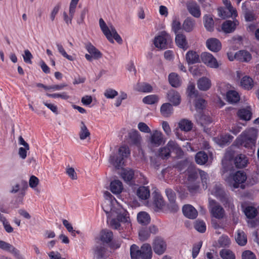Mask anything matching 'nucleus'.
Wrapping results in <instances>:
<instances>
[{
    "instance_id": "obj_1",
    "label": "nucleus",
    "mask_w": 259,
    "mask_h": 259,
    "mask_svg": "<svg viewBox=\"0 0 259 259\" xmlns=\"http://www.w3.org/2000/svg\"><path fill=\"white\" fill-rule=\"evenodd\" d=\"M257 137V130L249 128L244 132L237 138V141L246 148H252L255 146Z\"/></svg>"
},
{
    "instance_id": "obj_2",
    "label": "nucleus",
    "mask_w": 259,
    "mask_h": 259,
    "mask_svg": "<svg viewBox=\"0 0 259 259\" xmlns=\"http://www.w3.org/2000/svg\"><path fill=\"white\" fill-rule=\"evenodd\" d=\"M246 179V174L243 171L239 170L226 178V182L232 190L239 187L243 189L245 188L244 183Z\"/></svg>"
},
{
    "instance_id": "obj_3",
    "label": "nucleus",
    "mask_w": 259,
    "mask_h": 259,
    "mask_svg": "<svg viewBox=\"0 0 259 259\" xmlns=\"http://www.w3.org/2000/svg\"><path fill=\"white\" fill-rule=\"evenodd\" d=\"M130 154L129 148L125 146L120 147L116 154L111 155L109 158L110 163L116 168L119 169L123 165L124 160Z\"/></svg>"
},
{
    "instance_id": "obj_4",
    "label": "nucleus",
    "mask_w": 259,
    "mask_h": 259,
    "mask_svg": "<svg viewBox=\"0 0 259 259\" xmlns=\"http://www.w3.org/2000/svg\"><path fill=\"white\" fill-rule=\"evenodd\" d=\"M100 27L106 38L109 41L113 42V38L118 43L122 42V39L118 34L115 28L111 25H107L102 18L99 20Z\"/></svg>"
},
{
    "instance_id": "obj_5",
    "label": "nucleus",
    "mask_w": 259,
    "mask_h": 259,
    "mask_svg": "<svg viewBox=\"0 0 259 259\" xmlns=\"http://www.w3.org/2000/svg\"><path fill=\"white\" fill-rule=\"evenodd\" d=\"M116 219H112L110 222V226L114 229H120V223H130L128 212L123 208H120L114 214Z\"/></svg>"
},
{
    "instance_id": "obj_6",
    "label": "nucleus",
    "mask_w": 259,
    "mask_h": 259,
    "mask_svg": "<svg viewBox=\"0 0 259 259\" xmlns=\"http://www.w3.org/2000/svg\"><path fill=\"white\" fill-rule=\"evenodd\" d=\"M208 208L212 217L218 219H222L225 215L223 207L215 200L209 199Z\"/></svg>"
},
{
    "instance_id": "obj_7",
    "label": "nucleus",
    "mask_w": 259,
    "mask_h": 259,
    "mask_svg": "<svg viewBox=\"0 0 259 259\" xmlns=\"http://www.w3.org/2000/svg\"><path fill=\"white\" fill-rule=\"evenodd\" d=\"M150 135L147 138L148 143L154 147H158L164 142L162 133L158 130L151 131Z\"/></svg>"
},
{
    "instance_id": "obj_8",
    "label": "nucleus",
    "mask_w": 259,
    "mask_h": 259,
    "mask_svg": "<svg viewBox=\"0 0 259 259\" xmlns=\"http://www.w3.org/2000/svg\"><path fill=\"white\" fill-rule=\"evenodd\" d=\"M171 40L170 36L163 31L160 35L155 37L154 44L156 47L161 49H165Z\"/></svg>"
},
{
    "instance_id": "obj_9",
    "label": "nucleus",
    "mask_w": 259,
    "mask_h": 259,
    "mask_svg": "<svg viewBox=\"0 0 259 259\" xmlns=\"http://www.w3.org/2000/svg\"><path fill=\"white\" fill-rule=\"evenodd\" d=\"M201 59L203 63L210 68H218L220 65L217 59L211 54L207 52L202 53L201 55Z\"/></svg>"
},
{
    "instance_id": "obj_10",
    "label": "nucleus",
    "mask_w": 259,
    "mask_h": 259,
    "mask_svg": "<svg viewBox=\"0 0 259 259\" xmlns=\"http://www.w3.org/2000/svg\"><path fill=\"white\" fill-rule=\"evenodd\" d=\"M152 245L154 252L158 255H161L166 251L167 245L162 238H156Z\"/></svg>"
},
{
    "instance_id": "obj_11",
    "label": "nucleus",
    "mask_w": 259,
    "mask_h": 259,
    "mask_svg": "<svg viewBox=\"0 0 259 259\" xmlns=\"http://www.w3.org/2000/svg\"><path fill=\"white\" fill-rule=\"evenodd\" d=\"M128 140L130 144L140 147L142 142V137L139 132L132 130L128 133Z\"/></svg>"
},
{
    "instance_id": "obj_12",
    "label": "nucleus",
    "mask_w": 259,
    "mask_h": 259,
    "mask_svg": "<svg viewBox=\"0 0 259 259\" xmlns=\"http://www.w3.org/2000/svg\"><path fill=\"white\" fill-rule=\"evenodd\" d=\"M0 248L12 253L17 259H23L19 250L9 243L0 240Z\"/></svg>"
},
{
    "instance_id": "obj_13",
    "label": "nucleus",
    "mask_w": 259,
    "mask_h": 259,
    "mask_svg": "<svg viewBox=\"0 0 259 259\" xmlns=\"http://www.w3.org/2000/svg\"><path fill=\"white\" fill-rule=\"evenodd\" d=\"M116 203V201L114 200H105L103 203L102 207L104 211L107 214L110 213L111 215L114 216L118 210L120 208H115L113 205Z\"/></svg>"
},
{
    "instance_id": "obj_14",
    "label": "nucleus",
    "mask_w": 259,
    "mask_h": 259,
    "mask_svg": "<svg viewBox=\"0 0 259 259\" xmlns=\"http://www.w3.org/2000/svg\"><path fill=\"white\" fill-rule=\"evenodd\" d=\"M94 259H105L107 257V248L104 244L95 246L94 250Z\"/></svg>"
},
{
    "instance_id": "obj_15",
    "label": "nucleus",
    "mask_w": 259,
    "mask_h": 259,
    "mask_svg": "<svg viewBox=\"0 0 259 259\" xmlns=\"http://www.w3.org/2000/svg\"><path fill=\"white\" fill-rule=\"evenodd\" d=\"M218 15L222 19H225L228 17H236L237 16V12L235 8H233L232 10L231 9L226 8L223 9L222 8H218Z\"/></svg>"
},
{
    "instance_id": "obj_16",
    "label": "nucleus",
    "mask_w": 259,
    "mask_h": 259,
    "mask_svg": "<svg viewBox=\"0 0 259 259\" xmlns=\"http://www.w3.org/2000/svg\"><path fill=\"white\" fill-rule=\"evenodd\" d=\"M206 45L208 49L214 52L219 51L221 49V43L215 38H210L207 40Z\"/></svg>"
},
{
    "instance_id": "obj_17",
    "label": "nucleus",
    "mask_w": 259,
    "mask_h": 259,
    "mask_svg": "<svg viewBox=\"0 0 259 259\" xmlns=\"http://www.w3.org/2000/svg\"><path fill=\"white\" fill-rule=\"evenodd\" d=\"M183 212L185 217L190 219H195L198 214L197 210L190 204H186L183 206Z\"/></svg>"
},
{
    "instance_id": "obj_18",
    "label": "nucleus",
    "mask_w": 259,
    "mask_h": 259,
    "mask_svg": "<svg viewBox=\"0 0 259 259\" xmlns=\"http://www.w3.org/2000/svg\"><path fill=\"white\" fill-rule=\"evenodd\" d=\"M21 188H20V185L19 184H16L13 186L10 191V192L12 194H15L20 190V194L21 195L22 197H23L25 195V191L28 188L27 182L25 181L22 180L21 182Z\"/></svg>"
},
{
    "instance_id": "obj_19",
    "label": "nucleus",
    "mask_w": 259,
    "mask_h": 259,
    "mask_svg": "<svg viewBox=\"0 0 259 259\" xmlns=\"http://www.w3.org/2000/svg\"><path fill=\"white\" fill-rule=\"evenodd\" d=\"M238 24L237 21L227 20L223 23L222 29L225 33H231L235 30L236 26Z\"/></svg>"
},
{
    "instance_id": "obj_20",
    "label": "nucleus",
    "mask_w": 259,
    "mask_h": 259,
    "mask_svg": "<svg viewBox=\"0 0 259 259\" xmlns=\"http://www.w3.org/2000/svg\"><path fill=\"white\" fill-rule=\"evenodd\" d=\"M248 161L247 157L242 154H238L234 158L235 166L239 168L246 166Z\"/></svg>"
},
{
    "instance_id": "obj_21",
    "label": "nucleus",
    "mask_w": 259,
    "mask_h": 259,
    "mask_svg": "<svg viewBox=\"0 0 259 259\" xmlns=\"http://www.w3.org/2000/svg\"><path fill=\"white\" fill-rule=\"evenodd\" d=\"M166 146L168 148L170 153L174 152L176 156H178L182 155L183 151L176 141L170 140L168 142Z\"/></svg>"
},
{
    "instance_id": "obj_22",
    "label": "nucleus",
    "mask_w": 259,
    "mask_h": 259,
    "mask_svg": "<svg viewBox=\"0 0 259 259\" xmlns=\"http://www.w3.org/2000/svg\"><path fill=\"white\" fill-rule=\"evenodd\" d=\"M141 252L142 259H151L152 251L149 244H144L141 247Z\"/></svg>"
},
{
    "instance_id": "obj_23",
    "label": "nucleus",
    "mask_w": 259,
    "mask_h": 259,
    "mask_svg": "<svg viewBox=\"0 0 259 259\" xmlns=\"http://www.w3.org/2000/svg\"><path fill=\"white\" fill-rule=\"evenodd\" d=\"M100 238L103 242L109 243L113 238V234L111 231L104 229L100 232Z\"/></svg>"
},
{
    "instance_id": "obj_24",
    "label": "nucleus",
    "mask_w": 259,
    "mask_h": 259,
    "mask_svg": "<svg viewBox=\"0 0 259 259\" xmlns=\"http://www.w3.org/2000/svg\"><path fill=\"white\" fill-rule=\"evenodd\" d=\"M187 9L189 12L196 18L200 17L201 15L199 6L195 2H191L188 4Z\"/></svg>"
},
{
    "instance_id": "obj_25",
    "label": "nucleus",
    "mask_w": 259,
    "mask_h": 259,
    "mask_svg": "<svg viewBox=\"0 0 259 259\" xmlns=\"http://www.w3.org/2000/svg\"><path fill=\"white\" fill-rule=\"evenodd\" d=\"M234 57L239 61L248 62L251 59V55L248 52L241 50L236 53Z\"/></svg>"
},
{
    "instance_id": "obj_26",
    "label": "nucleus",
    "mask_w": 259,
    "mask_h": 259,
    "mask_svg": "<svg viewBox=\"0 0 259 259\" xmlns=\"http://www.w3.org/2000/svg\"><path fill=\"white\" fill-rule=\"evenodd\" d=\"M167 98L174 105L177 106L180 103L181 97L180 94L174 90H170L167 93Z\"/></svg>"
},
{
    "instance_id": "obj_27",
    "label": "nucleus",
    "mask_w": 259,
    "mask_h": 259,
    "mask_svg": "<svg viewBox=\"0 0 259 259\" xmlns=\"http://www.w3.org/2000/svg\"><path fill=\"white\" fill-rule=\"evenodd\" d=\"M220 201L225 208L230 209L232 212H234L235 206L233 204V199L229 195L227 194L223 197L221 198Z\"/></svg>"
},
{
    "instance_id": "obj_28",
    "label": "nucleus",
    "mask_w": 259,
    "mask_h": 259,
    "mask_svg": "<svg viewBox=\"0 0 259 259\" xmlns=\"http://www.w3.org/2000/svg\"><path fill=\"white\" fill-rule=\"evenodd\" d=\"M175 41L177 46L185 50L188 48L186 36L181 33L176 34Z\"/></svg>"
},
{
    "instance_id": "obj_29",
    "label": "nucleus",
    "mask_w": 259,
    "mask_h": 259,
    "mask_svg": "<svg viewBox=\"0 0 259 259\" xmlns=\"http://www.w3.org/2000/svg\"><path fill=\"white\" fill-rule=\"evenodd\" d=\"M78 135L80 139L81 140H85L87 138L90 137L91 135L87 126L82 121L80 122Z\"/></svg>"
},
{
    "instance_id": "obj_30",
    "label": "nucleus",
    "mask_w": 259,
    "mask_h": 259,
    "mask_svg": "<svg viewBox=\"0 0 259 259\" xmlns=\"http://www.w3.org/2000/svg\"><path fill=\"white\" fill-rule=\"evenodd\" d=\"M123 189L122 183L118 180L112 181L110 183V190L116 194H120Z\"/></svg>"
},
{
    "instance_id": "obj_31",
    "label": "nucleus",
    "mask_w": 259,
    "mask_h": 259,
    "mask_svg": "<svg viewBox=\"0 0 259 259\" xmlns=\"http://www.w3.org/2000/svg\"><path fill=\"white\" fill-rule=\"evenodd\" d=\"M186 59L189 64H193L199 62V56L196 52L193 51H189L186 55Z\"/></svg>"
},
{
    "instance_id": "obj_32",
    "label": "nucleus",
    "mask_w": 259,
    "mask_h": 259,
    "mask_svg": "<svg viewBox=\"0 0 259 259\" xmlns=\"http://www.w3.org/2000/svg\"><path fill=\"white\" fill-rule=\"evenodd\" d=\"M211 81L207 77L200 78L197 82L198 88L202 91H207L211 87Z\"/></svg>"
},
{
    "instance_id": "obj_33",
    "label": "nucleus",
    "mask_w": 259,
    "mask_h": 259,
    "mask_svg": "<svg viewBox=\"0 0 259 259\" xmlns=\"http://www.w3.org/2000/svg\"><path fill=\"white\" fill-rule=\"evenodd\" d=\"M85 48L90 54L93 56L94 59L97 60L102 57V53L91 43L87 44Z\"/></svg>"
},
{
    "instance_id": "obj_34",
    "label": "nucleus",
    "mask_w": 259,
    "mask_h": 259,
    "mask_svg": "<svg viewBox=\"0 0 259 259\" xmlns=\"http://www.w3.org/2000/svg\"><path fill=\"white\" fill-rule=\"evenodd\" d=\"M121 176L125 182L131 184L134 177V171L131 169H123Z\"/></svg>"
},
{
    "instance_id": "obj_35",
    "label": "nucleus",
    "mask_w": 259,
    "mask_h": 259,
    "mask_svg": "<svg viewBox=\"0 0 259 259\" xmlns=\"http://www.w3.org/2000/svg\"><path fill=\"white\" fill-rule=\"evenodd\" d=\"M137 194L140 199L146 200L150 197V190L147 187H140L137 191Z\"/></svg>"
},
{
    "instance_id": "obj_36",
    "label": "nucleus",
    "mask_w": 259,
    "mask_h": 259,
    "mask_svg": "<svg viewBox=\"0 0 259 259\" xmlns=\"http://www.w3.org/2000/svg\"><path fill=\"white\" fill-rule=\"evenodd\" d=\"M168 80L171 85L178 88L181 85V81L179 76L176 73H171L168 76Z\"/></svg>"
},
{
    "instance_id": "obj_37",
    "label": "nucleus",
    "mask_w": 259,
    "mask_h": 259,
    "mask_svg": "<svg viewBox=\"0 0 259 259\" xmlns=\"http://www.w3.org/2000/svg\"><path fill=\"white\" fill-rule=\"evenodd\" d=\"M138 222L143 225H147L150 221V218L149 214L145 212H140L137 215Z\"/></svg>"
},
{
    "instance_id": "obj_38",
    "label": "nucleus",
    "mask_w": 259,
    "mask_h": 259,
    "mask_svg": "<svg viewBox=\"0 0 259 259\" xmlns=\"http://www.w3.org/2000/svg\"><path fill=\"white\" fill-rule=\"evenodd\" d=\"M240 83L243 88L247 90L251 89L254 85L252 79L248 76H244L242 78Z\"/></svg>"
},
{
    "instance_id": "obj_39",
    "label": "nucleus",
    "mask_w": 259,
    "mask_h": 259,
    "mask_svg": "<svg viewBox=\"0 0 259 259\" xmlns=\"http://www.w3.org/2000/svg\"><path fill=\"white\" fill-rule=\"evenodd\" d=\"M226 98L227 101L231 103H235L240 100L238 93L235 91H229L227 93Z\"/></svg>"
},
{
    "instance_id": "obj_40",
    "label": "nucleus",
    "mask_w": 259,
    "mask_h": 259,
    "mask_svg": "<svg viewBox=\"0 0 259 259\" xmlns=\"http://www.w3.org/2000/svg\"><path fill=\"white\" fill-rule=\"evenodd\" d=\"M173 108L170 103H166L162 105L160 108L161 114L165 117L169 116L172 113Z\"/></svg>"
},
{
    "instance_id": "obj_41",
    "label": "nucleus",
    "mask_w": 259,
    "mask_h": 259,
    "mask_svg": "<svg viewBox=\"0 0 259 259\" xmlns=\"http://www.w3.org/2000/svg\"><path fill=\"white\" fill-rule=\"evenodd\" d=\"M193 126V123L191 121L183 119L180 121L179 122V128L183 131L189 132L191 130Z\"/></svg>"
},
{
    "instance_id": "obj_42",
    "label": "nucleus",
    "mask_w": 259,
    "mask_h": 259,
    "mask_svg": "<svg viewBox=\"0 0 259 259\" xmlns=\"http://www.w3.org/2000/svg\"><path fill=\"white\" fill-rule=\"evenodd\" d=\"M237 115L241 119L249 120L251 118V112L250 108L241 109L237 112Z\"/></svg>"
},
{
    "instance_id": "obj_43",
    "label": "nucleus",
    "mask_w": 259,
    "mask_h": 259,
    "mask_svg": "<svg viewBox=\"0 0 259 259\" xmlns=\"http://www.w3.org/2000/svg\"><path fill=\"white\" fill-rule=\"evenodd\" d=\"M204 24L205 28L209 31H211L214 28V21L211 16L205 15L203 17Z\"/></svg>"
},
{
    "instance_id": "obj_44",
    "label": "nucleus",
    "mask_w": 259,
    "mask_h": 259,
    "mask_svg": "<svg viewBox=\"0 0 259 259\" xmlns=\"http://www.w3.org/2000/svg\"><path fill=\"white\" fill-rule=\"evenodd\" d=\"M244 213L248 218L253 219L256 215H259V207L257 210L255 207L253 206H247L244 210Z\"/></svg>"
},
{
    "instance_id": "obj_45",
    "label": "nucleus",
    "mask_w": 259,
    "mask_h": 259,
    "mask_svg": "<svg viewBox=\"0 0 259 259\" xmlns=\"http://www.w3.org/2000/svg\"><path fill=\"white\" fill-rule=\"evenodd\" d=\"M207 160L208 156L204 152L200 151L195 155V161L198 164H204L207 161Z\"/></svg>"
},
{
    "instance_id": "obj_46",
    "label": "nucleus",
    "mask_w": 259,
    "mask_h": 259,
    "mask_svg": "<svg viewBox=\"0 0 259 259\" xmlns=\"http://www.w3.org/2000/svg\"><path fill=\"white\" fill-rule=\"evenodd\" d=\"M195 26V20L191 18H187L183 24L184 29L187 32L191 31Z\"/></svg>"
},
{
    "instance_id": "obj_47",
    "label": "nucleus",
    "mask_w": 259,
    "mask_h": 259,
    "mask_svg": "<svg viewBox=\"0 0 259 259\" xmlns=\"http://www.w3.org/2000/svg\"><path fill=\"white\" fill-rule=\"evenodd\" d=\"M211 193L215 195L219 200L227 194L221 185H215Z\"/></svg>"
},
{
    "instance_id": "obj_48",
    "label": "nucleus",
    "mask_w": 259,
    "mask_h": 259,
    "mask_svg": "<svg viewBox=\"0 0 259 259\" xmlns=\"http://www.w3.org/2000/svg\"><path fill=\"white\" fill-rule=\"evenodd\" d=\"M130 254L132 259H139L140 257L141 258V249H139V247L135 244H133L131 246Z\"/></svg>"
},
{
    "instance_id": "obj_49",
    "label": "nucleus",
    "mask_w": 259,
    "mask_h": 259,
    "mask_svg": "<svg viewBox=\"0 0 259 259\" xmlns=\"http://www.w3.org/2000/svg\"><path fill=\"white\" fill-rule=\"evenodd\" d=\"M237 243L241 246H244L247 243V237L242 231H238L235 237Z\"/></svg>"
},
{
    "instance_id": "obj_50",
    "label": "nucleus",
    "mask_w": 259,
    "mask_h": 259,
    "mask_svg": "<svg viewBox=\"0 0 259 259\" xmlns=\"http://www.w3.org/2000/svg\"><path fill=\"white\" fill-rule=\"evenodd\" d=\"M232 138L233 137L230 135H225L224 136H221L220 137L215 138L214 140L218 145L223 146L229 143L231 141H232Z\"/></svg>"
},
{
    "instance_id": "obj_51",
    "label": "nucleus",
    "mask_w": 259,
    "mask_h": 259,
    "mask_svg": "<svg viewBox=\"0 0 259 259\" xmlns=\"http://www.w3.org/2000/svg\"><path fill=\"white\" fill-rule=\"evenodd\" d=\"M153 203L158 208L161 209L164 205V202L162 196L155 193L153 195Z\"/></svg>"
},
{
    "instance_id": "obj_52",
    "label": "nucleus",
    "mask_w": 259,
    "mask_h": 259,
    "mask_svg": "<svg viewBox=\"0 0 259 259\" xmlns=\"http://www.w3.org/2000/svg\"><path fill=\"white\" fill-rule=\"evenodd\" d=\"M220 255L223 259H235V254L227 249H222L220 251Z\"/></svg>"
},
{
    "instance_id": "obj_53",
    "label": "nucleus",
    "mask_w": 259,
    "mask_h": 259,
    "mask_svg": "<svg viewBox=\"0 0 259 259\" xmlns=\"http://www.w3.org/2000/svg\"><path fill=\"white\" fill-rule=\"evenodd\" d=\"M188 174V180L189 182H192L196 180L198 178L197 171L196 169L193 167H189L187 169Z\"/></svg>"
},
{
    "instance_id": "obj_54",
    "label": "nucleus",
    "mask_w": 259,
    "mask_h": 259,
    "mask_svg": "<svg viewBox=\"0 0 259 259\" xmlns=\"http://www.w3.org/2000/svg\"><path fill=\"white\" fill-rule=\"evenodd\" d=\"M187 94L188 97L193 98L197 96V92L195 90V84L190 82L187 87Z\"/></svg>"
},
{
    "instance_id": "obj_55",
    "label": "nucleus",
    "mask_w": 259,
    "mask_h": 259,
    "mask_svg": "<svg viewBox=\"0 0 259 259\" xmlns=\"http://www.w3.org/2000/svg\"><path fill=\"white\" fill-rule=\"evenodd\" d=\"M170 151L167 146L161 148L159 150L158 155L162 159H167L170 157Z\"/></svg>"
},
{
    "instance_id": "obj_56",
    "label": "nucleus",
    "mask_w": 259,
    "mask_h": 259,
    "mask_svg": "<svg viewBox=\"0 0 259 259\" xmlns=\"http://www.w3.org/2000/svg\"><path fill=\"white\" fill-rule=\"evenodd\" d=\"M158 100V97L155 95H151L144 97L143 102L147 104H153Z\"/></svg>"
},
{
    "instance_id": "obj_57",
    "label": "nucleus",
    "mask_w": 259,
    "mask_h": 259,
    "mask_svg": "<svg viewBox=\"0 0 259 259\" xmlns=\"http://www.w3.org/2000/svg\"><path fill=\"white\" fill-rule=\"evenodd\" d=\"M195 229L198 232L203 233L206 230L205 223L200 220H197L194 224Z\"/></svg>"
},
{
    "instance_id": "obj_58",
    "label": "nucleus",
    "mask_w": 259,
    "mask_h": 259,
    "mask_svg": "<svg viewBox=\"0 0 259 259\" xmlns=\"http://www.w3.org/2000/svg\"><path fill=\"white\" fill-rule=\"evenodd\" d=\"M150 234L148 228H143L139 232V239L141 241H145L150 237Z\"/></svg>"
},
{
    "instance_id": "obj_59",
    "label": "nucleus",
    "mask_w": 259,
    "mask_h": 259,
    "mask_svg": "<svg viewBox=\"0 0 259 259\" xmlns=\"http://www.w3.org/2000/svg\"><path fill=\"white\" fill-rule=\"evenodd\" d=\"M199 173L201 178L203 187L205 189L207 188V183L208 181V175L205 171L201 170H199Z\"/></svg>"
},
{
    "instance_id": "obj_60",
    "label": "nucleus",
    "mask_w": 259,
    "mask_h": 259,
    "mask_svg": "<svg viewBox=\"0 0 259 259\" xmlns=\"http://www.w3.org/2000/svg\"><path fill=\"white\" fill-rule=\"evenodd\" d=\"M47 96L51 97L53 98H60L63 100H68L70 98V96L66 93L63 92L61 94L60 93H55V94H47Z\"/></svg>"
},
{
    "instance_id": "obj_61",
    "label": "nucleus",
    "mask_w": 259,
    "mask_h": 259,
    "mask_svg": "<svg viewBox=\"0 0 259 259\" xmlns=\"http://www.w3.org/2000/svg\"><path fill=\"white\" fill-rule=\"evenodd\" d=\"M219 243L221 247H227L231 243L229 238L227 236H222L219 240Z\"/></svg>"
},
{
    "instance_id": "obj_62",
    "label": "nucleus",
    "mask_w": 259,
    "mask_h": 259,
    "mask_svg": "<svg viewBox=\"0 0 259 259\" xmlns=\"http://www.w3.org/2000/svg\"><path fill=\"white\" fill-rule=\"evenodd\" d=\"M139 91L142 92H150L152 91V86L147 83H142L139 84Z\"/></svg>"
},
{
    "instance_id": "obj_63",
    "label": "nucleus",
    "mask_w": 259,
    "mask_h": 259,
    "mask_svg": "<svg viewBox=\"0 0 259 259\" xmlns=\"http://www.w3.org/2000/svg\"><path fill=\"white\" fill-rule=\"evenodd\" d=\"M138 128L141 132L148 134L151 133V129L144 122H139L138 124Z\"/></svg>"
},
{
    "instance_id": "obj_64",
    "label": "nucleus",
    "mask_w": 259,
    "mask_h": 259,
    "mask_svg": "<svg viewBox=\"0 0 259 259\" xmlns=\"http://www.w3.org/2000/svg\"><path fill=\"white\" fill-rule=\"evenodd\" d=\"M242 259H256L254 254L250 250H245L242 252Z\"/></svg>"
}]
</instances>
